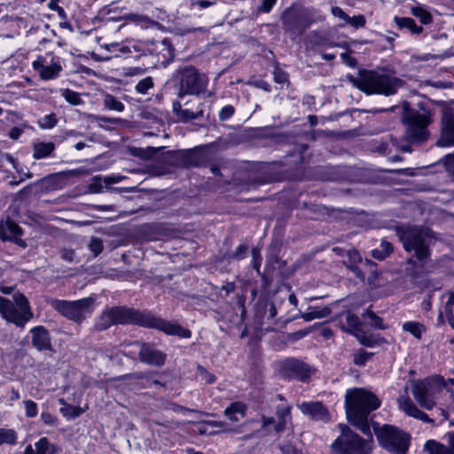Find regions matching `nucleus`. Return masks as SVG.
Listing matches in <instances>:
<instances>
[{
	"mask_svg": "<svg viewBox=\"0 0 454 454\" xmlns=\"http://www.w3.org/2000/svg\"><path fill=\"white\" fill-rule=\"evenodd\" d=\"M115 324H137L159 329L168 335H177L182 338L191 337V332L178 325L165 321L147 312L119 307L105 310L98 317L96 328L102 331Z\"/></svg>",
	"mask_w": 454,
	"mask_h": 454,
	"instance_id": "obj_1",
	"label": "nucleus"
},
{
	"mask_svg": "<svg viewBox=\"0 0 454 454\" xmlns=\"http://www.w3.org/2000/svg\"><path fill=\"white\" fill-rule=\"evenodd\" d=\"M380 404L381 401L372 392L364 388L354 387L346 391L345 408L348 421L371 438L368 416Z\"/></svg>",
	"mask_w": 454,
	"mask_h": 454,
	"instance_id": "obj_2",
	"label": "nucleus"
},
{
	"mask_svg": "<svg viewBox=\"0 0 454 454\" xmlns=\"http://www.w3.org/2000/svg\"><path fill=\"white\" fill-rule=\"evenodd\" d=\"M404 82L386 70L367 71L356 82L357 88L366 94L394 95Z\"/></svg>",
	"mask_w": 454,
	"mask_h": 454,
	"instance_id": "obj_3",
	"label": "nucleus"
},
{
	"mask_svg": "<svg viewBox=\"0 0 454 454\" xmlns=\"http://www.w3.org/2000/svg\"><path fill=\"white\" fill-rule=\"evenodd\" d=\"M444 379L434 375L422 380L415 381L412 385V394L419 405L427 410L433 409L442 395Z\"/></svg>",
	"mask_w": 454,
	"mask_h": 454,
	"instance_id": "obj_4",
	"label": "nucleus"
},
{
	"mask_svg": "<svg viewBox=\"0 0 454 454\" xmlns=\"http://www.w3.org/2000/svg\"><path fill=\"white\" fill-rule=\"evenodd\" d=\"M402 121L405 126V135L411 142H423L428 137L427 126L431 122V114L426 110H416L408 107L404 103L403 106Z\"/></svg>",
	"mask_w": 454,
	"mask_h": 454,
	"instance_id": "obj_5",
	"label": "nucleus"
},
{
	"mask_svg": "<svg viewBox=\"0 0 454 454\" xmlns=\"http://www.w3.org/2000/svg\"><path fill=\"white\" fill-rule=\"evenodd\" d=\"M0 315L7 322L20 327L33 317L27 299L20 293L15 294L12 300L0 295Z\"/></svg>",
	"mask_w": 454,
	"mask_h": 454,
	"instance_id": "obj_6",
	"label": "nucleus"
},
{
	"mask_svg": "<svg viewBox=\"0 0 454 454\" xmlns=\"http://www.w3.org/2000/svg\"><path fill=\"white\" fill-rule=\"evenodd\" d=\"M374 433L380 445L389 453L407 454L411 444L409 434L390 425L374 427Z\"/></svg>",
	"mask_w": 454,
	"mask_h": 454,
	"instance_id": "obj_7",
	"label": "nucleus"
},
{
	"mask_svg": "<svg viewBox=\"0 0 454 454\" xmlns=\"http://www.w3.org/2000/svg\"><path fill=\"white\" fill-rule=\"evenodd\" d=\"M50 304L62 316L77 323L90 317L95 309V300L91 297L72 301L53 299Z\"/></svg>",
	"mask_w": 454,
	"mask_h": 454,
	"instance_id": "obj_8",
	"label": "nucleus"
},
{
	"mask_svg": "<svg viewBox=\"0 0 454 454\" xmlns=\"http://www.w3.org/2000/svg\"><path fill=\"white\" fill-rule=\"evenodd\" d=\"M341 434L333 442L332 449L340 454H368L371 442L354 434L348 426L339 425Z\"/></svg>",
	"mask_w": 454,
	"mask_h": 454,
	"instance_id": "obj_9",
	"label": "nucleus"
},
{
	"mask_svg": "<svg viewBox=\"0 0 454 454\" xmlns=\"http://www.w3.org/2000/svg\"><path fill=\"white\" fill-rule=\"evenodd\" d=\"M398 233L405 250H413L419 261L427 257L428 252L425 244L427 232L425 230L418 227H405L401 228Z\"/></svg>",
	"mask_w": 454,
	"mask_h": 454,
	"instance_id": "obj_10",
	"label": "nucleus"
},
{
	"mask_svg": "<svg viewBox=\"0 0 454 454\" xmlns=\"http://www.w3.org/2000/svg\"><path fill=\"white\" fill-rule=\"evenodd\" d=\"M177 73L180 79V98L186 94L199 95L206 90L207 79L193 67H184L180 68Z\"/></svg>",
	"mask_w": 454,
	"mask_h": 454,
	"instance_id": "obj_11",
	"label": "nucleus"
},
{
	"mask_svg": "<svg viewBox=\"0 0 454 454\" xmlns=\"http://www.w3.org/2000/svg\"><path fill=\"white\" fill-rule=\"evenodd\" d=\"M32 67L42 80H54L62 71L61 59L52 52H46L36 57L32 62Z\"/></svg>",
	"mask_w": 454,
	"mask_h": 454,
	"instance_id": "obj_12",
	"label": "nucleus"
},
{
	"mask_svg": "<svg viewBox=\"0 0 454 454\" xmlns=\"http://www.w3.org/2000/svg\"><path fill=\"white\" fill-rule=\"evenodd\" d=\"M278 374L286 379L305 380L309 377L308 366L294 358H287L278 364Z\"/></svg>",
	"mask_w": 454,
	"mask_h": 454,
	"instance_id": "obj_13",
	"label": "nucleus"
},
{
	"mask_svg": "<svg viewBox=\"0 0 454 454\" xmlns=\"http://www.w3.org/2000/svg\"><path fill=\"white\" fill-rule=\"evenodd\" d=\"M276 416L278 420L276 421L271 417L262 416V427L270 431V427H273L276 432H281L285 429L286 424L291 419V408L286 403H281L277 406Z\"/></svg>",
	"mask_w": 454,
	"mask_h": 454,
	"instance_id": "obj_14",
	"label": "nucleus"
},
{
	"mask_svg": "<svg viewBox=\"0 0 454 454\" xmlns=\"http://www.w3.org/2000/svg\"><path fill=\"white\" fill-rule=\"evenodd\" d=\"M299 410L311 419L321 422H328L331 415L325 405L320 402H302L297 404Z\"/></svg>",
	"mask_w": 454,
	"mask_h": 454,
	"instance_id": "obj_15",
	"label": "nucleus"
},
{
	"mask_svg": "<svg viewBox=\"0 0 454 454\" xmlns=\"http://www.w3.org/2000/svg\"><path fill=\"white\" fill-rule=\"evenodd\" d=\"M133 346L138 348L142 362L155 366H160L164 364L166 356L153 347L138 342L134 343Z\"/></svg>",
	"mask_w": 454,
	"mask_h": 454,
	"instance_id": "obj_16",
	"label": "nucleus"
},
{
	"mask_svg": "<svg viewBox=\"0 0 454 454\" xmlns=\"http://www.w3.org/2000/svg\"><path fill=\"white\" fill-rule=\"evenodd\" d=\"M21 235L20 227L11 220L0 222V239L3 240H12L22 247L27 244L20 237Z\"/></svg>",
	"mask_w": 454,
	"mask_h": 454,
	"instance_id": "obj_17",
	"label": "nucleus"
},
{
	"mask_svg": "<svg viewBox=\"0 0 454 454\" xmlns=\"http://www.w3.org/2000/svg\"><path fill=\"white\" fill-rule=\"evenodd\" d=\"M439 146H454V115L445 114L442 120V132L437 142Z\"/></svg>",
	"mask_w": 454,
	"mask_h": 454,
	"instance_id": "obj_18",
	"label": "nucleus"
},
{
	"mask_svg": "<svg viewBox=\"0 0 454 454\" xmlns=\"http://www.w3.org/2000/svg\"><path fill=\"white\" fill-rule=\"evenodd\" d=\"M398 405L406 415L419 419L424 422H431L432 419L423 411H421L410 399L403 395L398 398Z\"/></svg>",
	"mask_w": 454,
	"mask_h": 454,
	"instance_id": "obj_19",
	"label": "nucleus"
},
{
	"mask_svg": "<svg viewBox=\"0 0 454 454\" xmlns=\"http://www.w3.org/2000/svg\"><path fill=\"white\" fill-rule=\"evenodd\" d=\"M32 343L38 350H49L51 339L48 331L43 326H35L30 330Z\"/></svg>",
	"mask_w": 454,
	"mask_h": 454,
	"instance_id": "obj_20",
	"label": "nucleus"
},
{
	"mask_svg": "<svg viewBox=\"0 0 454 454\" xmlns=\"http://www.w3.org/2000/svg\"><path fill=\"white\" fill-rule=\"evenodd\" d=\"M341 328L354 336H356L359 341L364 345H368L367 339L364 336H360L361 333V323L357 316L348 313L345 317V325Z\"/></svg>",
	"mask_w": 454,
	"mask_h": 454,
	"instance_id": "obj_21",
	"label": "nucleus"
},
{
	"mask_svg": "<svg viewBox=\"0 0 454 454\" xmlns=\"http://www.w3.org/2000/svg\"><path fill=\"white\" fill-rule=\"evenodd\" d=\"M246 405L240 402L231 403L225 409V416L231 421H239L245 417Z\"/></svg>",
	"mask_w": 454,
	"mask_h": 454,
	"instance_id": "obj_22",
	"label": "nucleus"
},
{
	"mask_svg": "<svg viewBox=\"0 0 454 454\" xmlns=\"http://www.w3.org/2000/svg\"><path fill=\"white\" fill-rule=\"evenodd\" d=\"M59 402L61 404H64V407L60 408L59 411L67 419H74L77 417H79L81 414L86 411L88 409V406L85 407H79V406H73L70 404H66L65 401L63 399H59Z\"/></svg>",
	"mask_w": 454,
	"mask_h": 454,
	"instance_id": "obj_23",
	"label": "nucleus"
},
{
	"mask_svg": "<svg viewBox=\"0 0 454 454\" xmlns=\"http://www.w3.org/2000/svg\"><path fill=\"white\" fill-rule=\"evenodd\" d=\"M33 157L35 159H43L48 157L55 149V145L52 142H40L34 145Z\"/></svg>",
	"mask_w": 454,
	"mask_h": 454,
	"instance_id": "obj_24",
	"label": "nucleus"
},
{
	"mask_svg": "<svg viewBox=\"0 0 454 454\" xmlns=\"http://www.w3.org/2000/svg\"><path fill=\"white\" fill-rule=\"evenodd\" d=\"M402 329L418 340L421 339L422 334L426 332L425 325L416 321L404 322L402 325Z\"/></svg>",
	"mask_w": 454,
	"mask_h": 454,
	"instance_id": "obj_25",
	"label": "nucleus"
},
{
	"mask_svg": "<svg viewBox=\"0 0 454 454\" xmlns=\"http://www.w3.org/2000/svg\"><path fill=\"white\" fill-rule=\"evenodd\" d=\"M411 12L425 25L430 24L433 20L431 13L420 4L411 6Z\"/></svg>",
	"mask_w": 454,
	"mask_h": 454,
	"instance_id": "obj_26",
	"label": "nucleus"
},
{
	"mask_svg": "<svg viewBox=\"0 0 454 454\" xmlns=\"http://www.w3.org/2000/svg\"><path fill=\"white\" fill-rule=\"evenodd\" d=\"M395 21L399 27L408 28L412 34L418 35V34H420L423 30V27L420 26H418L416 24L415 20L411 18L395 17Z\"/></svg>",
	"mask_w": 454,
	"mask_h": 454,
	"instance_id": "obj_27",
	"label": "nucleus"
},
{
	"mask_svg": "<svg viewBox=\"0 0 454 454\" xmlns=\"http://www.w3.org/2000/svg\"><path fill=\"white\" fill-rule=\"evenodd\" d=\"M424 450L429 454H453L449 448L434 440L427 441L424 445Z\"/></svg>",
	"mask_w": 454,
	"mask_h": 454,
	"instance_id": "obj_28",
	"label": "nucleus"
},
{
	"mask_svg": "<svg viewBox=\"0 0 454 454\" xmlns=\"http://www.w3.org/2000/svg\"><path fill=\"white\" fill-rule=\"evenodd\" d=\"M203 115V109L201 105L197 108L196 111H192L190 108H182L177 112V117L183 121H189L196 120Z\"/></svg>",
	"mask_w": 454,
	"mask_h": 454,
	"instance_id": "obj_29",
	"label": "nucleus"
},
{
	"mask_svg": "<svg viewBox=\"0 0 454 454\" xmlns=\"http://www.w3.org/2000/svg\"><path fill=\"white\" fill-rule=\"evenodd\" d=\"M37 454H55L57 448L54 444H51L46 437L40 438L35 443Z\"/></svg>",
	"mask_w": 454,
	"mask_h": 454,
	"instance_id": "obj_30",
	"label": "nucleus"
},
{
	"mask_svg": "<svg viewBox=\"0 0 454 454\" xmlns=\"http://www.w3.org/2000/svg\"><path fill=\"white\" fill-rule=\"evenodd\" d=\"M103 104L108 110L122 112L124 110V105L115 97L110 94H106L104 97Z\"/></svg>",
	"mask_w": 454,
	"mask_h": 454,
	"instance_id": "obj_31",
	"label": "nucleus"
},
{
	"mask_svg": "<svg viewBox=\"0 0 454 454\" xmlns=\"http://www.w3.org/2000/svg\"><path fill=\"white\" fill-rule=\"evenodd\" d=\"M17 433L14 429L0 428V444H15L17 442Z\"/></svg>",
	"mask_w": 454,
	"mask_h": 454,
	"instance_id": "obj_32",
	"label": "nucleus"
},
{
	"mask_svg": "<svg viewBox=\"0 0 454 454\" xmlns=\"http://www.w3.org/2000/svg\"><path fill=\"white\" fill-rule=\"evenodd\" d=\"M448 300L445 303V315L449 324L454 328V293L447 294Z\"/></svg>",
	"mask_w": 454,
	"mask_h": 454,
	"instance_id": "obj_33",
	"label": "nucleus"
},
{
	"mask_svg": "<svg viewBox=\"0 0 454 454\" xmlns=\"http://www.w3.org/2000/svg\"><path fill=\"white\" fill-rule=\"evenodd\" d=\"M57 123L58 118L53 113L44 115L37 121V125L43 129H53Z\"/></svg>",
	"mask_w": 454,
	"mask_h": 454,
	"instance_id": "obj_34",
	"label": "nucleus"
},
{
	"mask_svg": "<svg viewBox=\"0 0 454 454\" xmlns=\"http://www.w3.org/2000/svg\"><path fill=\"white\" fill-rule=\"evenodd\" d=\"M153 87V80L151 76H147L140 80L135 86V90L138 94H147L148 90Z\"/></svg>",
	"mask_w": 454,
	"mask_h": 454,
	"instance_id": "obj_35",
	"label": "nucleus"
},
{
	"mask_svg": "<svg viewBox=\"0 0 454 454\" xmlns=\"http://www.w3.org/2000/svg\"><path fill=\"white\" fill-rule=\"evenodd\" d=\"M63 98L73 106H79L82 103L80 94L69 89L62 90Z\"/></svg>",
	"mask_w": 454,
	"mask_h": 454,
	"instance_id": "obj_36",
	"label": "nucleus"
},
{
	"mask_svg": "<svg viewBox=\"0 0 454 454\" xmlns=\"http://www.w3.org/2000/svg\"><path fill=\"white\" fill-rule=\"evenodd\" d=\"M23 405L25 408V415L27 418H35L37 416L38 407H37L36 403H35L32 400L27 399V400L23 401Z\"/></svg>",
	"mask_w": 454,
	"mask_h": 454,
	"instance_id": "obj_37",
	"label": "nucleus"
},
{
	"mask_svg": "<svg viewBox=\"0 0 454 454\" xmlns=\"http://www.w3.org/2000/svg\"><path fill=\"white\" fill-rule=\"evenodd\" d=\"M145 72V68L140 67H122L121 74L123 76H139L144 74Z\"/></svg>",
	"mask_w": 454,
	"mask_h": 454,
	"instance_id": "obj_38",
	"label": "nucleus"
},
{
	"mask_svg": "<svg viewBox=\"0 0 454 454\" xmlns=\"http://www.w3.org/2000/svg\"><path fill=\"white\" fill-rule=\"evenodd\" d=\"M346 23L351 25L352 27L358 28L363 27L365 24V19L363 15H357L349 17L348 16V20H346Z\"/></svg>",
	"mask_w": 454,
	"mask_h": 454,
	"instance_id": "obj_39",
	"label": "nucleus"
},
{
	"mask_svg": "<svg viewBox=\"0 0 454 454\" xmlns=\"http://www.w3.org/2000/svg\"><path fill=\"white\" fill-rule=\"evenodd\" d=\"M198 376L207 384H211L215 380V376L201 366L198 367Z\"/></svg>",
	"mask_w": 454,
	"mask_h": 454,
	"instance_id": "obj_40",
	"label": "nucleus"
},
{
	"mask_svg": "<svg viewBox=\"0 0 454 454\" xmlns=\"http://www.w3.org/2000/svg\"><path fill=\"white\" fill-rule=\"evenodd\" d=\"M234 114V107L232 106H223L220 113H219V118L221 121H226L230 119Z\"/></svg>",
	"mask_w": 454,
	"mask_h": 454,
	"instance_id": "obj_41",
	"label": "nucleus"
},
{
	"mask_svg": "<svg viewBox=\"0 0 454 454\" xmlns=\"http://www.w3.org/2000/svg\"><path fill=\"white\" fill-rule=\"evenodd\" d=\"M369 358H370V355L367 352L361 350V351L357 352L356 354H355L354 363L357 365H363L366 363V361Z\"/></svg>",
	"mask_w": 454,
	"mask_h": 454,
	"instance_id": "obj_42",
	"label": "nucleus"
},
{
	"mask_svg": "<svg viewBox=\"0 0 454 454\" xmlns=\"http://www.w3.org/2000/svg\"><path fill=\"white\" fill-rule=\"evenodd\" d=\"M89 247H90V251L94 254L95 256L98 255V254H100L103 249L102 242L98 239H91Z\"/></svg>",
	"mask_w": 454,
	"mask_h": 454,
	"instance_id": "obj_43",
	"label": "nucleus"
},
{
	"mask_svg": "<svg viewBox=\"0 0 454 454\" xmlns=\"http://www.w3.org/2000/svg\"><path fill=\"white\" fill-rule=\"evenodd\" d=\"M324 317V314L322 313V311L320 310H313V311H310V312H306L304 313L301 317L305 320V321H311L313 319H316V318H320Z\"/></svg>",
	"mask_w": 454,
	"mask_h": 454,
	"instance_id": "obj_44",
	"label": "nucleus"
},
{
	"mask_svg": "<svg viewBox=\"0 0 454 454\" xmlns=\"http://www.w3.org/2000/svg\"><path fill=\"white\" fill-rule=\"evenodd\" d=\"M41 419L45 425H54L56 422V417L49 412H43L41 414Z\"/></svg>",
	"mask_w": 454,
	"mask_h": 454,
	"instance_id": "obj_45",
	"label": "nucleus"
},
{
	"mask_svg": "<svg viewBox=\"0 0 454 454\" xmlns=\"http://www.w3.org/2000/svg\"><path fill=\"white\" fill-rule=\"evenodd\" d=\"M23 131V129L20 127H13L10 129L8 136L10 138L17 140L22 135Z\"/></svg>",
	"mask_w": 454,
	"mask_h": 454,
	"instance_id": "obj_46",
	"label": "nucleus"
},
{
	"mask_svg": "<svg viewBox=\"0 0 454 454\" xmlns=\"http://www.w3.org/2000/svg\"><path fill=\"white\" fill-rule=\"evenodd\" d=\"M276 4V0H262V4L259 10L262 12H269Z\"/></svg>",
	"mask_w": 454,
	"mask_h": 454,
	"instance_id": "obj_47",
	"label": "nucleus"
},
{
	"mask_svg": "<svg viewBox=\"0 0 454 454\" xmlns=\"http://www.w3.org/2000/svg\"><path fill=\"white\" fill-rule=\"evenodd\" d=\"M332 13L333 16L340 18L343 20L345 22L348 20V16L341 8L340 7H333L332 8Z\"/></svg>",
	"mask_w": 454,
	"mask_h": 454,
	"instance_id": "obj_48",
	"label": "nucleus"
},
{
	"mask_svg": "<svg viewBox=\"0 0 454 454\" xmlns=\"http://www.w3.org/2000/svg\"><path fill=\"white\" fill-rule=\"evenodd\" d=\"M247 252V247L245 245H240L237 247L234 256L237 259H242L246 256Z\"/></svg>",
	"mask_w": 454,
	"mask_h": 454,
	"instance_id": "obj_49",
	"label": "nucleus"
},
{
	"mask_svg": "<svg viewBox=\"0 0 454 454\" xmlns=\"http://www.w3.org/2000/svg\"><path fill=\"white\" fill-rule=\"evenodd\" d=\"M382 251H384V253H386V256L389 255L390 253L392 252L393 248H392V245L388 242V241H386V240H382L381 243H380V247Z\"/></svg>",
	"mask_w": 454,
	"mask_h": 454,
	"instance_id": "obj_50",
	"label": "nucleus"
},
{
	"mask_svg": "<svg viewBox=\"0 0 454 454\" xmlns=\"http://www.w3.org/2000/svg\"><path fill=\"white\" fill-rule=\"evenodd\" d=\"M444 160L446 167L454 172V153L447 155Z\"/></svg>",
	"mask_w": 454,
	"mask_h": 454,
	"instance_id": "obj_51",
	"label": "nucleus"
},
{
	"mask_svg": "<svg viewBox=\"0 0 454 454\" xmlns=\"http://www.w3.org/2000/svg\"><path fill=\"white\" fill-rule=\"evenodd\" d=\"M372 256L378 260H383L387 257L386 253H384L380 248L374 249L372 251Z\"/></svg>",
	"mask_w": 454,
	"mask_h": 454,
	"instance_id": "obj_52",
	"label": "nucleus"
},
{
	"mask_svg": "<svg viewBox=\"0 0 454 454\" xmlns=\"http://www.w3.org/2000/svg\"><path fill=\"white\" fill-rule=\"evenodd\" d=\"M454 387V379L449 378L448 380H444V389L447 391H452Z\"/></svg>",
	"mask_w": 454,
	"mask_h": 454,
	"instance_id": "obj_53",
	"label": "nucleus"
},
{
	"mask_svg": "<svg viewBox=\"0 0 454 454\" xmlns=\"http://www.w3.org/2000/svg\"><path fill=\"white\" fill-rule=\"evenodd\" d=\"M20 395L19 391H18V390H16V389H14V388H12V389L11 390V392H10V397H9V400H10L11 402H13V401H17V400H19V399H20Z\"/></svg>",
	"mask_w": 454,
	"mask_h": 454,
	"instance_id": "obj_54",
	"label": "nucleus"
},
{
	"mask_svg": "<svg viewBox=\"0 0 454 454\" xmlns=\"http://www.w3.org/2000/svg\"><path fill=\"white\" fill-rule=\"evenodd\" d=\"M161 45L168 50L169 57H173V49L170 46L169 41L167 39L162 40Z\"/></svg>",
	"mask_w": 454,
	"mask_h": 454,
	"instance_id": "obj_55",
	"label": "nucleus"
},
{
	"mask_svg": "<svg viewBox=\"0 0 454 454\" xmlns=\"http://www.w3.org/2000/svg\"><path fill=\"white\" fill-rule=\"evenodd\" d=\"M253 261H254V268L257 270H259L260 268V262H257V256H258V251L255 249H253Z\"/></svg>",
	"mask_w": 454,
	"mask_h": 454,
	"instance_id": "obj_56",
	"label": "nucleus"
},
{
	"mask_svg": "<svg viewBox=\"0 0 454 454\" xmlns=\"http://www.w3.org/2000/svg\"><path fill=\"white\" fill-rule=\"evenodd\" d=\"M13 291L12 286H0V295L2 294H11Z\"/></svg>",
	"mask_w": 454,
	"mask_h": 454,
	"instance_id": "obj_57",
	"label": "nucleus"
},
{
	"mask_svg": "<svg viewBox=\"0 0 454 454\" xmlns=\"http://www.w3.org/2000/svg\"><path fill=\"white\" fill-rule=\"evenodd\" d=\"M192 4L193 5L197 4L200 8H207V7L210 6L212 4L210 2H208V1H206V0H199V1L194 2Z\"/></svg>",
	"mask_w": 454,
	"mask_h": 454,
	"instance_id": "obj_58",
	"label": "nucleus"
},
{
	"mask_svg": "<svg viewBox=\"0 0 454 454\" xmlns=\"http://www.w3.org/2000/svg\"><path fill=\"white\" fill-rule=\"evenodd\" d=\"M368 317L374 321L375 325L379 326L380 328H383L381 325H379L376 321H380V319L373 313V312H367Z\"/></svg>",
	"mask_w": 454,
	"mask_h": 454,
	"instance_id": "obj_59",
	"label": "nucleus"
},
{
	"mask_svg": "<svg viewBox=\"0 0 454 454\" xmlns=\"http://www.w3.org/2000/svg\"><path fill=\"white\" fill-rule=\"evenodd\" d=\"M113 47L118 48L119 51L121 52L122 54H126V53L129 52V48L126 46H121V45L115 44V45H113Z\"/></svg>",
	"mask_w": 454,
	"mask_h": 454,
	"instance_id": "obj_60",
	"label": "nucleus"
},
{
	"mask_svg": "<svg viewBox=\"0 0 454 454\" xmlns=\"http://www.w3.org/2000/svg\"><path fill=\"white\" fill-rule=\"evenodd\" d=\"M448 442L451 449L454 450V432L448 434Z\"/></svg>",
	"mask_w": 454,
	"mask_h": 454,
	"instance_id": "obj_61",
	"label": "nucleus"
},
{
	"mask_svg": "<svg viewBox=\"0 0 454 454\" xmlns=\"http://www.w3.org/2000/svg\"><path fill=\"white\" fill-rule=\"evenodd\" d=\"M49 7L50 9L51 10H59V13L60 12H63V9L59 8L54 2L53 0H51V2L49 3Z\"/></svg>",
	"mask_w": 454,
	"mask_h": 454,
	"instance_id": "obj_62",
	"label": "nucleus"
},
{
	"mask_svg": "<svg viewBox=\"0 0 454 454\" xmlns=\"http://www.w3.org/2000/svg\"><path fill=\"white\" fill-rule=\"evenodd\" d=\"M23 454H37V453H35V450H34V449H33L32 445H31V444H29V445H27V446L25 448V450H24V451H23Z\"/></svg>",
	"mask_w": 454,
	"mask_h": 454,
	"instance_id": "obj_63",
	"label": "nucleus"
},
{
	"mask_svg": "<svg viewBox=\"0 0 454 454\" xmlns=\"http://www.w3.org/2000/svg\"><path fill=\"white\" fill-rule=\"evenodd\" d=\"M283 454H301L300 452L296 451L293 448H286L283 450Z\"/></svg>",
	"mask_w": 454,
	"mask_h": 454,
	"instance_id": "obj_64",
	"label": "nucleus"
}]
</instances>
